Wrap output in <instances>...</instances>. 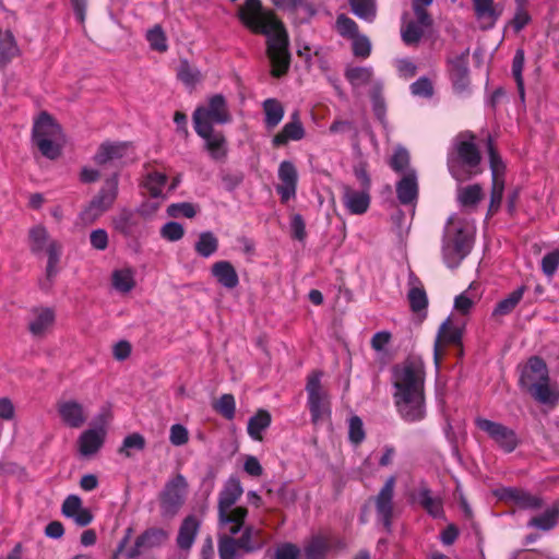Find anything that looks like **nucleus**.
Listing matches in <instances>:
<instances>
[{"instance_id": "nucleus-1", "label": "nucleus", "mask_w": 559, "mask_h": 559, "mask_svg": "<svg viewBox=\"0 0 559 559\" xmlns=\"http://www.w3.org/2000/svg\"><path fill=\"white\" fill-rule=\"evenodd\" d=\"M238 17L252 33L267 37V56L272 63V74L277 78L285 74L290 60L288 36L274 12L264 9L260 0H246L239 7Z\"/></svg>"}, {"instance_id": "nucleus-2", "label": "nucleus", "mask_w": 559, "mask_h": 559, "mask_svg": "<svg viewBox=\"0 0 559 559\" xmlns=\"http://www.w3.org/2000/svg\"><path fill=\"white\" fill-rule=\"evenodd\" d=\"M425 364L420 357H408L393 368L394 403L406 421H418L425 417Z\"/></svg>"}, {"instance_id": "nucleus-3", "label": "nucleus", "mask_w": 559, "mask_h": 559, "mask_svg": "<svg viewBox=\"0 0 559 559\" xmlns=\"http://www.w3.org/2000/svg\"><path fill=\"white\" fill-rule=\"evenodd\" d=\"M481 154L475 135L468 131L459 133L448 153V169L459 182L466 181L483 173Z\"/></svg>"}, {"instance_id": "nucleus-4", "label": "nucleus", "mask_w": 559, "mask_h": 559, "mask_svg": "<svg viewBox=\"0 0 559 559\" xmlns=\"http://www.w3.org/2000/svg\"><path fill=\"white\" fill-rule=\"evenodd\" d=\"M519 383L540 404L554 406L559 402V389L550 382L548 367L537 356L531 357L522 367Z\"/></svg>"}, {"instance_id": "nucleus-5", "label": "nucleus", "mask_w": 559, "mask_h": 559, "mask_svg": "<svg viewBox=\"0 0 559 559\" xmlns=\"http://www.w3.org/2000/svg\"><path fill=\"white\" fill-rule=\"evenodd\" d=\"M242 493V486L236 477L228 478L218 493V525L230 535L241 531L248 515L246 507L236 506Z\"/></svg>"}, {"instance_id": "nucleus-6", "label": "nucleus", "mask_w": 559, "mask_h": 559, "mask_svg": "<svg viewBox=\"0 0 559 559\" xmlns=\"http://www.w3.org/2000/svg\"><path fill=\"white\" fill-rule=\"evenodd\" d=\"M471 250V237L453 217L449 219L444 234L443 259L449 267L457 266Z\"/></svg>"}, {"instance_id": "nucleus-7", "label": "nucleus", "mask_w": 559, "mask_h": 559, "mask_svg": "<svg viewBox=\"0 0 559 559\" xmlns=\"http://www.w3.org/2000/svg\"><path fill=\"white\" fill-rule=\"evenodd\" d=\"M188 480L182 474L170 477L158 493L159 512L164 519L175 518L185 506L188 496Z\"/></svg>"}, {"instance_id": "nucleus-8", "label": "nucleus", "mask_w": 559, "mask_h": 559, "mask_svg": "<svg viewBox=\"0 0 559 559\" xmlns=\"http://www.w3.org/2000/svg\"><path fill=\"white\" fill-rule=\"evenodd\" d=\"M230 120L226 99L221 94L211 96L207 105L198 107L193 114L194 129L199 135H205L213 123L224 124Z\"/></svg>"}, {"instance_id": "nucleus-9", "label": "nucleus", "mask_w": 559, "mask_h": 559, "mask_svg": "<svg viewBox=\"0 0 559 559\" xmlns=\"http://www.w3.org/2000/svg\"><path fill=\"white\" fill-rule=\"evenodd\" d=\"M118 175L107 178L98 193L88 202L80 213L79 219L83 225L96 222L105 212L114 205L118 197Z\"/></svg>"}, {"instance_id": "nucleus-10", "label": "nucleus", "mask_w": 559, "mask_h": 559, "mask_svg": "<svg viewBox=\"0 0 559 559\" xmlns=\"http://www.w3.org/2000/svg\"><path fill=\"white\" fill-rule=\"evenodd\" d=\"M31 250L34 253L45 252L48 255L46 276L50 282L58 273L57 265L60 260L62 246L52 239L44 226H35L29 230Z\"/></svg>"}, {"instance_id": "nucleus-11", "label": "nucleus", "mask_w": 559, "mask_h": 559, "mask_svg": "<svg viewBox=\"0 0 559 559\" xmlns=\"http://www.w3.org/2000/svg\"><path fill=\"white\" fill-rule=\"evenodd\" d=\"M321 378V371H313L308 377L306 385L308 405L314 424L328 419L331 415L329 394L322 389Z\"/></svg>"}, {"instance_id": "nucleus-12", "label": "nucleus", "mask_w": 559, "mask_h": 559, "mask_svg": "<svg viewBox=\"0 0 559 559\" xmlns=\"http://www.w3.org/2000/svg\"><path fill=\"white\" fill-rule=\"evenodd\" d=\"M462 336L463 324L454 322L451 317L442 322L433 346V360L437 368L440 367L445 355V347L448 345L460 346L462 344Z\"/></svg>"}, {"instance_id": "nucleus-13", "label": "nucleus", "mask_w": 559, "mask_h": 559, "mask_svg": "<svg viewBox=\"0 0 559 559\" xmlns=\"http://www.w3.org/2000/svg\"><path fill=\"white\" fill-rule=\"evenodd\" d=\"M476 426L485 431L507 453H511L519 444L515 431L500 423L477 418Z\"/></svg>"}, {"instance_id": "nucleus-14", "label": "nucleus", "mask_w": 559, "mask_h": 559, "mask_svg": "<svg viewBox=\"0 0 559 559\" xmlns=\"http://www.w3.org/2000/svg\"><path fill=\"white\" fill-rule=\"evenodd\" d=\"M394 487L395 477L391 476L374 498L377 516L386 531H390L392 525Z\"/></svg>"}, {"instance_id": "nucleus-15", "label": "nucleus", "mask_w": 559, "mask_h": 559, "mask_svg": "<svg viewBox=\"0 0 559 559\" xmlns=\"http://www.w3.org/2000/svg\"><path fill=\"white\" fill-rule=\"evenodd\" d=\"M56 407L61 421L67 427L80 428L87 420L88 416L83 404L75 400H60Z\"/></svg>"}, {"instance_id": "nucleus-16", "label": "nucleus", "mask_w": 559, "mask_h": 559, "mask_svg": "<svg viewBox=\"0 0 559 559\" xmlns=\"http://www.w3.org/2000/svg\"><path fill=\"white\" fill-rule=\"evenodd\" d=\"M128 150L129 144L126 142L106 141L98 146L93 160L98 166L115 165L126 156Z\"/></svg>"}, {"instance_id": "nucleus-17", "label": "nucleus", "mask_w": 559, "mask_h": 559, "mask_svg": "<svg viewBox=\"0 0 559 559\" xmlns=\"http://www.w3.org/2000/svg\"><path fill=\"white\" fill-rule=\"evenodd\" d=\"M370 190H355L345 185L342 187V200L350 214L361 215L366 213L370 205Z\"/></svg>"}, {"instance_id": "nucleus-18", "label": "nucleus", "mask_w": 559, "mask_h": 559, "mask_svg": "<svg viewBox=\"0 0 559 559\" xmlns=\"http://www.w3.org/2000/svg\"><path fill=\"white\" fill-rule=\"evenodd\" d=\"M278 178L281 180V185L276 187V191L280 194L281 200L283 202H287L296 194L298 180L296 167L290 162H282L278 167Z\"/></svg>"}, {"instance_id": "nucleus-19", "label": "nucleus", "mask_w": 559, "mask_h": 559, "mask_svg": "<svg viewBox=\"0 0 559 559\" xmlns=\"http://www.w3.org/2000/svg\"><path fill=\"white\" fill-rule=\"evenodd\" d=\"M498 496L501 500L506 502H512L521 509H539L543 504V501L537 496H533L530 492L515 488V487H506L499 490Z\"/></svg>"}, {"instance_id": "nucleus-20", "label": "nucleus", "mask_w": 559, "mask_h": 559, "mask_svg": "<svg viewBox=\"0 0 559 559\" xmlns=\"http://www.w3.org/2000/svg\"><path fill=\"white\" fill-rule=\"evenodd\" d=\"M55 319L51 308H34L28 320V331L35 337H43L52 328Z\"/></svg>"}, {"instance_id": "nucleus-21", "label": "nucleus", "mask_w": 559, "mask_h": 559, "mask_svg": "<svg viewBox=\"0 0 559 559\" xmlns=\"http://www.w3.org/2000/svg\"><path fill=\"white\" fill-rule=\"evenodd\" d=\"M169 538V533L160 527H151L139 535L134 543L131 556L139 555L143 550L163 546Z\"/></svg>"}, {"instance_id": "nucleus-22", "label": "nucleus", "mask_w": 559, "mask_h": 559, "mask_svg": "<svg viewBox=\"0 0 559 559\" xmlns=\"http://www.w3.org/2000/svg\"><path fill=\"white\" fill-rule=\"evenodd\" d=\"M40 139H62L60 126L47 112H41L33 127V141Z\"/></svg>"}, {"instance_id": "nucleus-23", "label": "nucleus", "mask_w": 559, "mask_h": 559, "mask_svg": "<svg viewBox=\"0 0 559 559\" xmlns=\"http://www.w3.org/2000/svg\"><path fill=\"white\" fill-rule=\"evenodd\" d=\"M211 274L226 289H234L239 284L237 271L229 261L221 260L213 263Z\"/></svg>"}, {"instance_id": "nucleus-24", "label": "nucleus", "mask_w": 559, "mask_h": 559, "mask_svg": "<svg viewBox=\"0 0 559 559\" xmlns=\"http://www.w3.org/2000/svg\"><path fill=\"white\" fill-rule=\"evenodd\" d=\"M396 195L399 201L404 204H412L418 198V182L415 170H408L396 183Z\"/></svg>"}, {"instance_id": "nucleus-25", "label": "nucleus", "mask_w": 559, "mask_h": 559, "mask_svg": "<svg viewBox=\"0 0 559 559\" xmlns=\"http://www.w3.org/2000/svg\"><path fill=\"white\" fill-rule=\"evenodd\" d=\"M200 526L201 522L195 515L183 519L177 535V545L180 549L188 550L192 547Z\"/></svg>"}, {"instance_id": "nucleus-26", "label": "nucleus", "mask_w": 559, "mask_h": 559, "mask_svg": "<svg viewBox=\"0 0 559 559\" xmlns=\"http://www.w3.org/2000/svg\"><path fill=\"white\" fill-rule=\"evenodd\" d=\"M305 136V129L299 120L298 112L292 115V120L287 122L281 132L273 138L275 146L287 144L288 141H299Z\"/></svg>"}, {"instance_id": "nucleus-27", "label": "nucleus", "mask_w": 559, "mask_h": 559, "mask_svg": "<svg viewBox=\"0 0 559 559\" xmlns=\"http://www.w3.org/2000/svg\"><path fill=\"white\" fill-rule=\"evenodd\" d=\"M106 431L103 428L88 429L79 438V450L83 456L96 453L103 445Z\"/></svg>"}, {"instance_id": "nucleus-28", "label": "nucleus", "mask_w": 559, "mask_h": 559, "mask_svg": "<svg viewBox=\"0 0 559 559\" xmlns=\"http://www.w3.org/2000/svg\"><path fill=\"white\" fill-rule=\"evenodd\" d=\"M451 79L455 90L463 91L467 87L468 80V49L451 60Z\"/></svg>"}, {"instance_id": "nucleus-29", "label": "nucleus", "mask_w": 559, "mask_h": 559, "mask_svg": "<svg viewBox=\"0 0 559 559\" xmlns=\"http://www.w3.org/2000/svg\"><path fill=\"white\" fill-rule=\"evenodd\" d=\"M139 225V215L128 209H122L112 217L114 228L124 236L133 235L138 230Z\"/></svg>"}, {"instance_id": "nucleus-30", "label": "nucleus", "mask_w": 559, "mask_h": 559, "mask_svg": "<svg viewBox=\"0 0 559 559\" xmlns=\"http://www.w3.org/2000/svg\"><path fill=\"white\" fill-rule=\"evenodd\" d=\"M415 500L433 518L443 515L442 500L433 497L427 486H420L415 495Z\"/></svg>"}, {"instance_id": "nucleus-31", "label": "nucleus", "mask_w": 559, "mask_h": 559, "mask_svg": "<svg viewBox=\"0 0 559 559\" xmlns=\"http://www.w3.org/2000/svg\"><path fill=\"white\" fill-rule=\"evenodd\" d=\"M111 285L115 290L127 294L135 287V271L130 266L116 269L111 273Z\"/></svg>"}, {"instance_id": "nucleus-32", "label": "nucleus", "mask_w": 559, "mask_h": 559, "mask_svg": "<svg viewBox=\"0 0 559 559\" xmlns=\"http://www.w3.org/2000/svg\"><path fill=\"white\" fill-rule=\"evenodd\" d=\"M473 5L481 28H491L499 17V13L493 8V0H473Z\"/></svg>"}, {"instance_id": "nucleus-33", "label": "nucleus", "mask_w": 559, "mask_h": 559, "mask_svg": "<svg viewBox=\"0 0 559 559\" xmlns=\"http://www.w3.org/2000/svg\"><path fill=\"white\" fill-rule=\"evenodd\" d=\"M345 78L354 88H359L372 84L373 70L370 67H348L345 71Z\"/></svg>"}, {"instance_id": "nucleus-34", "label": "nucleus", "mask_w": 559, "mask_h": 559, "mask_svg": "<svg viewBox=\"0 0 559 559\" xmlns=\"http://www.w3.org/2000/svg\"><path fill=\"white\" fill-rule=\"evenodd\" d=\"M271 415L266 411H259L248 421V433L255 441H262V432L270 426Z\"/></svg>"}, {"instance_id": "nucleus-35", "label": "nucleus", "mask_w": 559, "mask_h": 559, "mask_svg": "<svg viewBox=\"0 0 559 559\" xmlns=\"http://www.w3.org/2000/svg\"><path fill=\"white\" fill-rule=\"evenodd\" d=\"M218 238L212 231H203L194 243L195 252L202 258H210L218 250Z\"/></svg>"}, {"instance_id": "nucleus-36", "label": "nucleus", "mask_w": 559, "mask_h": 559, "mask_svg": "<svg viewBox=\"0 0 559 559\" xmlns=\"http://www.w3.org/2000/svg\"><path fill=\"white\" fill-rule=\"evenodd\" d=\"M205 135H200L205 140L206 148L212 158L221 159L226 155L225 138L221 132H215L213 128L205 132Z\"/></svg>"}, {"instance_id": "nucleus-37", "label": "nucleus", "mask_w": 559, "mask_h": 559, "mask_svg": "<svg viewBox=\"0 0 559 559\" xmlns=\"http://www.w3.org/2000/svg\"><path fill=\"white\" fill-rule=\"evenodd\" d=\"M525 287L521 286L500 300L492 311V317H503L511 313L522 300Z\"/></svg>"}, {"instance_id": "nucleus-38", "label": "nucleus", "mask_w": 559, "mask_h": 559, "mask_svg": "<svg viewBox=\"0 0 559 559\" xmlns=\"http://www.w3.org/2000/svg\"><path fill=\"white\" fill-rule=\"evenodd\" d=\"M263 111L265 115V126L267 129H274L284 117V108L275 98H267L263 102Z\"/></svg>"}, {"instance_id": "nucleus-39", "label": "nucleus", "mask_w": 559, "mask_h": 559, "mask_svg": "<svg viewBox=\"0 0 559 559\" xmlns=\"http://www.w3.org/2000/svg\"><path fill=\"white\" fill-rule=\"evenodd\" d=\"M483 198V188L478 183L460 187L457 189V201L462 206H475Z\"/></svg>"}, {"instance_id": "nucleus-40", "label": "nucleus", "mask_w": 559, "mask_h": 559, "mask_svg": "<svg viewBox=\"0 0 559 559\" xmlns=\"http://www.w3.org/2000/svg\"><path fill=\"white\" fill-rule=\"evenodd\" d=\"M17 53L19 48L12 33L0 29V63H8Z\"/></svg>"}, {"instance_id": "nucleus-41", "label": "nucleus", "mask_w": 559, "mask_h": 559, "mask_svg": "<svg viewBox=\"0 0 559 559\" xmlns=\"http://www.w3.org/2000/svg\"><path fill=\"white\" fill-rule=\"evenodd\" d=\"M240 548L246 552H250L261 548L263 540L261 538V531L248 525L243 528L242 535L238 538Z\"/></svg>"}, {"instance_id": "nucleus-42", "label": "nucleus", "mask_w": 559, "mask_h": 559, "mask_svg": "<svg viewBox=\"0 0 559 559\" xmlns=\"http://www.w3.org/2000/svg\"><path fill=\"white\" fill-rule=\"evenodd\" d=\"M559 510L551 508L546 510L543 514L534 516L530 520L528 526L536 527L542 531H549L557 525Z\"/></svg>"}, {"instance_id": "nucleus-43", "label": "nucleus", "mask_w": 559, "mask_h": 559, "mask_svg": "<svg viewBox=\"0 0 559 559\" xmlns=\"http://www.w3.org/2000/svg\"><path fill=\"white\" fill-rule=\"evenodd\" d=\"M234 535H223L218 539V554L221 559H236L237 550L240 548L239 539Z\"/></svg>"}, {"instance_id": "nucleus-44", "label": "nucleus", "mask_w": 559, "mask_h": 559, "mask_svg": "<svg viewBox=\"0 0 559 559\" xmlns=\"http://www.w3.org/2000/svg\"><path fill=\"white\" fill-rule=\"evenodd\" d=\"M525 62V56L523 49H518L513 57L512 61V75L516 82V86L519 90V94L521 99H524L525 91H524V80H523V68Z\"/></svg>"}, {"instance_id": "nucleus-45", "label": "nucleus", "mask_w": 559, "mask_h": 559, "mask_svg": "<svg viewBox=\"0 0 559 559\" xmlns=\"http://www.w3.org/2000/svg\"><path fill=\"white\" fill-rule=\"evenodd\" d=\"M409 162L411 156L406 148L404 147H396L393 155L390 158L389 165L391 168L399 174H406L408 170H412L409 168Z\"/></svg>"}, {"instance_id": "nucleus-46", "label": "nucleus", "mask_w": 559, "mask_h": 559, "mask_svg": "<svg viewBox=\"0 0 559 559\" xmlns=\"http://www.w3.org/2000/svg\"><path fill=\"white\" fill-rule=\"evenodd\" d=\"M352 11L360 19L368 22L373 21L376 16V5L373 0H349Z\"/></svg>"}, {"instance_id": "nucleus-47", "label": "nucleus", "mask_w": 559, "mask_h": 559, "mask_svg": "<svg viewBox=\"0 0 559 559\" xmlns=\"http://www.w3.org/2000/svg\"><path fill=\"white\" fill-rule=\"evenodd\" d=\"M60 141L61 139H40L34 143L45 157L56 159L61 154Z\"/></svg>"}, {"instance_id": "nucleus-48", "label": "nucleus", "mask_w": 559, "mask_h": 559, "mask_svg": "<svg viewBox=\"0 0 559 559\" xmlns=\"http://www.w3.org/2000/svg\"><path fill=\"white\" fill-rule=\"evenodd\" d=\"M178 79L188 86H193L201 80L200 71L182 60L177 71Z\"/></svg>"}, {"instance_id": "nucleus-49", "label": "nucleus", "mask_w": 559, "mask_h": 559, "mask_svg": "<svg viewBox=\"0 0 559 559\" xmlns=\"http://www.w3.org/2000/svg\"><path fill=\"white\" fill-rule=\"evenodd\" d=\"M146 39L153 50L164 52L168 48L166 35L159 25H155L147 31Z\"/></svg>"}, {"instance_id": "nucleus-50", "label": "nucleus", "mask_w": 559, "mask_h": 559, "mask_svg": "<svg viewBox=\"0 0 559 559\" xmlns=\"http://www.w3.org/2000/svg\"><path fill=\"white\" fill-rule=\"evenodd\" d=\"M166 181V175L155 171L147 175L144 186L152 197L157 198L162 195Z\"/></svg>"}, {"instance_id": "nucleus-51", "label": "nucleus", "mask_w": 559, "mask_h": 559, "mask_svg": "<svg viewBox=\"0 0 559 559\" xmlns=\"http://www.w3.org/2000/svg\"><path fill=\"white\" fill-rule=\"evenodd\" d=\"M328 550V544L322 537L312 538L305 547L307 559H323Z\"/></svg>"}, {"instance_id": "nucleus-52", "label": "nucleus", "mask_w": 559, "mask_h": 559, "mask_svg": "<svg viewBox=\"0 0 559 559\" xmlns=\"http://www.w3.org/2000/svg\"><path fill=\"white\" fill-rule=\"evenodd\" d=\"M488 154L492 179H503L502 176L506 167L501 157L495 150L491 139L488 140Z\"/></svg>"}, {"instance_id": "nucleus-53", "label": "nucleus", "mask_w": 559, "mask_h": 559, "mask_svg": "<svg viewBox=\"0 0 559 559\" xmlns=\"http://www.w3.org/2000/svg\"><path fill=\"white\" fill-rule=\"evenodd\" d=\"M336 31L343 37L353 38L358 35V25L348 16L341 14L336 19Z\"/></svg>"}, {"instance_id": "nucleus-54", "label": "nucleus", "mask_w": 559, "mask_h": 559, "mask_svg": "<svg viewBox=\"0 0 559 559\" xmlns=\"http://www.w3.org/2000/svg\"><path fill=\"white\" fill-rule=\"evenodd\" d=\"M408 301L412 310L415 312L426 309L428 299L425 289L423 287H413L408 292Z\"/></svg>"}, {"instance_id": "nucleus-55", "label": "nucleus", "mask_w": 559, "mask_h": 559, "mask_svg": "<svg viewBox=\"0 0 559 559\" xmlns=\"http://www.w3.org/2000/svg\"><path fill=\"white\" fill-rule=\"evenodd\" d=\"M214 408L227 419H233L236 411L235 399L231 394H224L215 403Z\"/></svg>"}, {"instance_id": "nucleus-56", "label": "nucleus", "mask_w": 559, "mask_h": 559, "mask_svg": "<svg viewBox=\"0 0 559 559\" xmlns=\"http://www.w3.org/2000/svg\"><path fill=\"white\" fill-rule=\"evenodd\" d=\"M145 447V439L140 433H131L127 436L123 440L122 447L119 452L124 454L127 457L131 456L130 450L135 449L138 451L143 450Z\"/></svg>"}, {"instance_id": "nucleus-57", "label": "nucleus", "mask_w": 559, "mask_h": 559, "mask_svg": "<svg viewBox=\"0 0 559 559\" xmlns=\"http://www.w3.org/2000/svg\"><path fill=\"white\" fill-rule=\"evenodd\" d=\"M353 53L355 57L366 59L371 53V43L365 35L358 34L352 38Z\"/></svg>"}, {"instance_id": "nucleus-58", "label": "nucleus", "mask_w": 559, "mask_h": 559, "mask_svg": "<svg viewBox=\"0 0 559 559\" xmlns=\"http://www.w3.org/2000/svg\"><path fill=\"white\" fill-rule=\"evenodd\" d=\"M348 438L352 443L359 444L365 439L364 424L360 417L352 416L348 421Z\"/></svg>"}, {"instance_id": "nucleus-59", "label": "nucleus", "mask_w": 559, "mask_h": 559, "mask_svg": "<svg viewBox=\"0 0 559 559\" xmlns=\"http://www.w3.org/2000/svg\"><path fill=\"white\" fill-rule=\"evenodd\" d=\"M167 214L171 217L185 216L192 218L197 214V209L192 203L188 202L174 203L167 207Z\"/></svg>"}, {"instance_id": "nucleus-60", "label": "nucleus", "mask_w": 559, "mask_h": 559, "mask_svg": "<svg viewBox=\"0 0 559 559\" xmlns=\"http://www.w3.org/2000/svg\"><path fill=\"white\" fill-rule=\"evenodd\" d=\"M424 34L423 27L416 22H409L402 31V38L405 44L414 45L419 41Z\"/></svg>"}, {"instance_id": "nucleus-61", "label": "nucleus", "mask_w": 559, "mask_h": 559, "mask_svg": "<svg viewBox=\"0 0 559 559\" xmlns=\"http://www.w3.org/2000/svg\"><path fill=\"white\" fill-rule=\"evenodd\" d=\"M411 92L415 96L429 98L433 95V85L428 78H419L411 85Z\"/></svg>"}, {"instance_id": "nucleus-62", "label": "nucleus", "mask_w": 559, "mask_h": 559, "mask_svg": "<svg viewBox=\"0 0 559 559\" xmlns=\"http://www.w3.org/2000/svg\"><path fill=\"white\" fill-rule=\"evenodd\" d=\"M160 235L169 241H178L183 237L185 229L182 225L177 222H168L162 227Z\"/></svg>"}, {"instance_id": "nucleus-63", "label": "nucleus", "mask_w": 559, "mask_h": 559, "mask_svg": "<svg viewBox=\"0 0 559 559\" xmlns=\"http://www.w3.org/2000/svg\"><path fill=\"white\" fill-rule=\"evenodd\" d=\"M504 190L503 179H492L491 194H490V212H497L500 207Z\"/></svg>"}, {"instance_id": "nucleus-64", "label": "nucleus", "mask_w": 559, "mask_h": 559, "mask_svg": "<svg viewBox=\"0 0 559 559\" xmlns=\"http://www.w3.org/2000/svg\"><path fill=\"white\" fill-rule=\"evenodd\" d=\"M559 266V248L547 253L542 260V270L548 276H552Z\"/></svg>"}]
</instances>
